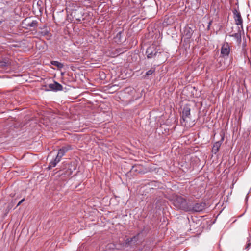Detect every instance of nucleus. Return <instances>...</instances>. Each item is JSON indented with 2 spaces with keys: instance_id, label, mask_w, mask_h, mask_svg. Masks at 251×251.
Segmentation results:
<instances>
[{
  "instance_id": "obj_1",
  "label": "nucleus",
  "mask_w": 251,
  "mask_h": 251,
  "mask_svg": "<svg viewBox=\"0 0 251 251\" xmlns=\"http://www.w3.org/2000/svg\"><path fill=\"white\" fill-rule=\"evenodd\" d=\"M173 205L178 209L183 210L185 211H190L191 207L189 206L190 201H187L185 198L179 196L175 195L173 199Z\"/></svg>"
},
{
  "instance_id": "obj_2",
  "label": "nucleus",
  "mask_w": 251,
  "mask_h": 251,
  "mask_svg": "<svg viewBox=\"0 0 251 251\" xmlns=\"http://www.w3.org/2000/svg\"><path fill=\"white\" fill-rule=\"evenodd\" d=\"M162 52V49L156 44H152L146 50V54L148 59L159 56Z\"/></svg>"
},
{
  "instance_id": "obj_3",
  "label": "nucleus",
  "mask_w": 251,
  "mask_h": 251,
  "mask_svg": "<svg viewBox=\"0 0 251 251\" xmlns=\"http://www.w3.org/2000/svg\"><path fill=\"white\" fill-rule=\"evenodd\" d=\"M191 121L190 108L187 106L184 107L182 111V119L181 121L182 125L188 127L190 126L189 124Z\"/></svg>"
},
{
  "instance_id": "obj_4",
  "label": "nucleus",
  "mask_w": 251,
  "mask_h": 251,
  "mask_svg": "<svg viewBox=\"0 0 251 251\" xmlns=\"http://www.w3.org/2000/svg\"><path fill=\"white\" fill-rule=\"evenodd\" d=\"M71 15L74 20L80 22L84 19V9L81 7H77L76 9H72Z\"/></svg>"
},
{
  "instance_id": "obj_5",
  "label": "nucleus",
  "mask_w": 251,
  "mask_h": 251,
  "mask_svg": "<svg viewBox=\"0 0 251 251\" xmlns=\"http://www.w3.org/2000/svg\"><path fill=\"white\" fill-rule=\"evenodd\" d=\"M232 12L235 23L238 26L239 30H240V29H243V20L240 11L238 9H234Z\"/></svg>"
},
{
  "instance_id": "obj_6",
  "label": "nucleus",
  "mask_w": 251,
  "mask_h": 251,
  "mask_svg": "<svg viewBox=\"0 0 251 251\" xmlns=\"http://www.w3.org/2000/svg\"><path fill=\"white\" fill-rule=\"evenodd\" d=\"M230 46L227 42H225L221 49V56L223 58L227 57L230 52Z\"/></svg>"
},
{
  "instance_id": "obj_7",
  "label": "nucleus",
  "mask_w": 251,
  "mask_h": 251,
  "mask_svg": "<svg viewBox=\"0 0 251 251\" xmlns=\"http://www.w3.org/2000/svg\"><path fill=\"white\" fill-rule=\"evenodd\" d=\"M191 207V211H194L195 212H200L204 209L206 207V204L204 202L197 203L194 205H192L191 202L189 204Z\"/></svg>"
},
{
  "instance_id": "obj_8",
  "label": "nucleus",
  "mask_w": 251,
  "mask_h": 251,
  "mask_svg": "<svg viewBox=\"0 0 251 251\" xmlns=\"http://www.w3.org/2000/svg\"><path fill=\"white\" fill-rule=\"evenodd\" d=\"M23 27L25 29L29 27H34L37 26L38 22L36 20L30 21V20L26 18L24 19L22 22Z\"/></svg>"
},
{
  "instance_id": "obj_9",
  "label": "nucleus",
  "mask_w": 251,
  "mask_h": 251,
  "mask_svg": "<svg viewBox=\"0 0 251 251\" xmlns=\"http://www.w3.org/2000/svg\"><path fill=\"white\" fill-rule=\"evenodd\" d=\"M193 30L192 28L188 26H186L184 28L182 34L184 38L189 39L191 38L193 34Z\"/></svg>"
},
{
  "instance_id": "obj_10",
  "label": "nucleus",
  "mask_w": 251,
  "mask_h": 251,
  "mask_svg": "<svg viewBox=\"0 0 251 251\" xmlns=\"http://www.w3.org/2000/svg\"><path fill=\"white\" fill-rule=\"evenodd\" d=\"M130 171L132 173L137 174H144L145 169L143 165L140 164H136L132 167Z\"/></svg>"
},
{
  "instance_id": "obj_11",
  "label": "nucleus",
  "mask_w": 251,
  "mask_h": 251,
  "mask_svg": "<svg viewBox=\"0 0 251 251\" xmlns=\"http://www.w3.org/2000/svg\"><path fill=\"white\" fill-rule=\"evenodd\" d=\"M224 137L222 136L220 141L216 142L212 147V152L214 154H216L219 150V149L224 141Z\"/></svg>"
},
{
  "instance_id": "obj_12",
  "label": "nucleus",
  "mask_w": 251,
  "mask_h": 251,
  "mask_svg": "<svg viewBox=\"0 0 251 251\" xmlns=\"http://www.w3.org/2000/svg\"><path fill=\"white\" fill-rule=\"evenodd\" d=\"M49 87L51 90L53 91H60L62 90V86L57 82H54L53 83L50 84Z\"/></svg>"
},
{
  "instance_id": "obj_13",
  "label": "nucleus",
  "mask_w": 251,
  "mask_h": 251,
  "mask_svg": "<svg viewBox=\"0 0 251 251\" xmlns=\"http://www.w3.org/2000/svg\"><path fill=\"white\" fill-rule=\"evenodd\" d=\"M138 240V237L134 236L132 238H127L122 245V247H128L132 242H136Z\"/></svg>"
},
{
  "instance_id": "obj_14",
  "label": "nucleus",
  "mask_w": 251,
  "mask_h": 251,
  "mask_svg": "<svg viewBox=\"0 0 251 251\" xmlns=\"http://www.w3.org/2000/svg\"><path fill=\"white\" fill-rule=\"evenodd\" d=\"M71 149V147L70 145H67L66 146L63 147L61 149L58 150V152L57 155L60 156L61 158L64 155L65 153L69 150Z\"/></svg>"
},
{
  "instance_id": "obj_15",
  "label": "nucleus",
  "mask_w": 251,
  "mask_h": 251,
  "mask_svg": "<svg viewBox=\"0 0 251 251\" xmlns=\"http://www.w3.org/2000/svg\"><path fill=\"white\" fill-rule=\"evenodd\" d=\"M61 157L59 156L58 155H57L56 158L52 160L49 164L48 166L49 169H51V168L56 166L57 164L61 160Z\"/></svg>"
},
{
  "instance_id": "obj_16",
  "label": "nucleus",
  "mask_w": 251,
  "mask_h": 251,
  "mask_svg": "<svg viewBox=\"0 0 251 251\" xmlns=\"http://www.w3.org/2000/svg\"><path fill=\"white\" fill-rule=\"evenodd\" d=\"M61 157L59 156L58 155H57L56 158L52 160L49 164L48 166L49 169H51V168L56 166L57 164L61 160Z\"/></svg>"
},
{
  "instance_id": "obj_17",
  "label": "nucleus",
  "mask_w": 251,
  "mask_h": 251,
  "mask_svg": "<svg viewBox=\"0 0 251 251\" xmlns=\"http://www.w3.org/2000/svg\"><path fill=\"white\" fill-rule=\"evenodd\" d=\"M231 37H234L237 41V42L240 43L241 41V35L240 33V30H239V32L230 35Z\"/></svg>"
},
{
  "instance_id": "obj_18",
  "label": "nucleus",
  "mask_w": 251,
  "mask_h": 251,
  "mask_svg": "<svg viewBox=\"0 0 251 251\" xmlns=\"http://www.w3.org/2000/svg\"><path fill=\"white\" fill-rule=\"evenodd\" d=\"M49 30L47 28H45L44 30L41 32H39L38 33V35L40 37L45 36L48 35L49 33Z\"/></svg>"
},
{
  "instance_id": "obj_19",
  "label": "nucleus",
  "mask_w": 251,
  "mask_h": 251,
  "mask_svg": "<svg viewBox=\"0 0 251 251\" xmlns=\"http://www.w3.org/2000/svg\"><path fill=\"white\" fill-rule=\"evenodd\" d=\"M72 171L71 169H67L66 170L63 171L61 173L60 172L59 174L61 176L64 175L65 177L69 176L71 175Z\"/></svg>"
},
{
  "instance_id": "obj_20",
  "label": "nucleus",
  "mask_w": 251,
  "mask_h": 251,
  "mask_svg": "<svg viewBox=\"0 0 251 251\" xmlns=\"http://www.w3.org/2000/svg\"><path fill=\"white\" fill-rule=\"evenodd\" d=\"M51 64L60 69L63 67V64L56 61H51Z\"/></svg>"
},
{
  "instance_id": "obj_21",
  "label": "nucleus",
  "mask_w": 251,
  "mask_h": 251,
  "mask_svg": "<svg viewBox=\"0 0 251 251\" xmlns=\"http://www.w3.org/2000/svg\"><path fill=\"white\" fill-rule=\"evenodd\" d=\"M154 71H155L154 69L152 68V69L149 70V71H148L146 72L145 77H146V76H148L152 75L154 72Z\"/></svg>"
},
{
  "instance_id": "obj_22",
  "label": "nucleus",
  "mask_w": 251,
  "mask_h": 251,
  "mask_svg": "<svg viewBox=\"0 0 251 251\" xmlns=\"http://www.w3.org/2000/svg\"><path fill=\"white\" fill-rule=\"evenodd\" d=\"M25 198H23V199H22L17 204V207H18V206H19L23 202H24L25 201Z\"/></svg>"
},
{
  "instance_id": "obj_23",
  "label": "nucleus",
  "mask_w": 251,
  "mask_h": 251,
  "mask_svg": "<svg viewBox=\"0 0 251 251\" xmlns=\"http://www.w3.org/2000/svg\"><path fill=\"white\" fill-rule=\"evenodd\" d=\"M251 243H250V242H248V243L247 244V245H246L245 249H247V250H248V249H249V248H250V246H251Z\"/></svg>"
},
{
  "instance_id": "obj_24",
  "label": "nucleus",
  "mask_w": 251,
  "mask_h": 251,
  "mask_svg": "<svg viewBox=\"0 0 251 251\" xmlns=\"http://www.w3.org/2000/svg\"><path fill=\"white\" fill-rule=\"evenodd\" d=\"M212 22V21H210L208 23V26H207L208 30L210 29V26L211 25Z\"/></svg>"
},
{
  "instance_id": "obj_25",
  "label": "nucleus",
  "mask_w": 251,
  "mask_h": 251,
  "mask_svg": "<svg viewBox=\"0 0 251 251\" xmlns=\"http://www.w3.org/2000/svg\"><path fill=\"white\" fill-rule=\"evenodd\" d=\"M129 89H130V91H131V92H134L135 91L134 89H133V88H130Z\"/></svg>"
},
{
  "instance_id": "obj_26",
  "label": "nucleus",
  "mask_w": 251,
  "mask_h": 251,
  "mask_svg": "<svg viewBox=\"0 0 251 251\" xmlns=\"http://www.w3.org/2000/svg\"><path fill=\"white\" fill-rule=\"evenodd\" d=\"M128 89H129L128 88H126V90L127 91V90H128Z\"/></svg>"
},
{
  "instance_id": "obj_27",
  "label": "nucleus",
  "mask_w": 251,
  "mask_h": 251,
  "mask_svg": "<svg viewBox=\"0 0 251 251\" xmlns=\"http://www.w3.org/2000/svg\"><path fill=\"white\" fill-rule=\"evenodd\" d=\"M1 21H0V24H1Z\"/></svg>"
}]
</instances>
